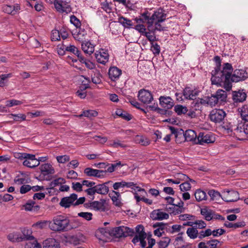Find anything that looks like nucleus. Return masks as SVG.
<instances>
[{
	"instance_id": "nucleus-56",
	"label": "nucleus",
	"mask_w": 248,
	"mask_h": 248,
	"mask_svg": "<svg viewBox=\"0 0 248 248\" xmlns=\"http://www.w3.org/2000/svg\"><path fill=\"white\" fill-rule=\"evenodd\" d=\"M70 22L77 29L80 28L81 22L80 20L74 15L70 16Z\"/></svg>"
},
{
	"instance_id": "nucleus-41",
	"label": "nucleus",
	"mask_w": 248,
	"mask_h": 248,
	"mask_svg": "<svg viewBox=\"0 0 248 248\" xmlns=\"http://www.w3.org/2000/svg\"><path fill=\"white\" fill-rule=\"evenodd\" d=\"M115 113L117 116L126 121H130L132 119V116L130 114L121 109H117Z\"/></svg>"
},
{
	"instance_id": "nucleus-1",
	"label": "nucleus",
	"mask_w": 248,
	"mask_h": 248,
	"mask_svg": "<svg viewBox=\"0 0 248 248\" xmlns=\"http://www.w3.org/2000/svg\"><path fill=\"white\" fill-rule=\"evenodd\" d=\"M214 60L216 62V66L215 70L212 71V77L211 80L212 84L218 85L224 82L227 83V88L229 89L231 88L229 83L228 78L229 74L233 71L232 64L229 63H225L223 64L222 69H221V60L218 56H216Z\"/></svg>"
},
{
	"instance_id": "nucleus-2",
	"label": "nucleus",
	"mask_w": 248,
	"mask_h": 248,
	"mask_svg": "<svg viewBox=\"0 0 248 248\" xmlns=\"http://www.w3.org/2000/svg\"><path fill=\"white\" fill-rule=\"evenodd\" d=\"M248 78V73L245 69H236L232 73V71L229 74V77L228 78L229 83L230 84V88H227V83L224 82L223 80L222 83L218 84L217 86H223L226 90L230 91L232 87V82H239L240 81L245 80Z\"/></svg>"
},
{
	"instance_id": "nucleus-35",
	"label": "nucleus",
	"mask_w": 248,
	"mask_h": 248,
	"mask_svg": "<svg viewBox=\"0 0 248 248\" xmlns=\"http://www.w3.org/2000/svg\"><path fill=\"white\" fill-rule=\"evenodd\" d=\"M195 197L197 202H201L203 200H206L207 198V195L206 193L201 189H197L194 194Z\"/></svg>"
},
{
	"instance_id": "nucleus-19",
	"label": "nucleus",
	"mask_w": 248,
	"mask_h": 248,
	"mask_svg": "<svg viewBox=\"0 0 248 248\" xmlns=\"http://www.w3.org/2000/svg\"><path fill=\"white\" fill-rule=\"evenodd\" d=\"M153 23L155 22H162L166 20L167 14L162 9H159L152 15Z\"/></svg>"
},
{
	"instance_id": "nucleus-44",
	"label": "nucleus",
	"mask_w": 248,
	"mask_h": 248,
	"mask_svg": "<svg viewBox=\"0 0 248 248\" xmlns=\"http://www.w3.org/2000/svg\"><path fill=\"white\" fill-rule=\"evenodd\" d=\"M101 75L99 71L96 69L93 71V74L92 75V82L94 84H99L101 82Z\"/></svg>"
},
{
	"instance_id": "nucleus-26",
	"label": "nucleus",
	"mask_w": 248,
	"mask_h": 248,
	"mask_svg": "<svg viewBox=\"0 0 248 248\" xmlns=\"http://www.w3.org/2000/svg\"><path fill=\"white\" fill-rule=\"evenodd\" d=\"M40 169L42 173L44 175L52 174L55 172L52 166L48 163L41 165Z\"/></svg>"
},
{
	"instance_id": "nucleus-50",
	"label": "nucleus",
	"mask_w": 248,
	"mask_h": 248,
	"mask_svg": "<svg viewBox=\"0 0 248 248\" xmlns=\"http://www.w3.org/2000/svg\"><path fill=\"white\" fill-rule=\"evenodd\" d=\"M25 248H42L41 245L35 240L26 243Z\"/></svg>"
},
{
	"instance_id": "nucleus-42",
	"label": "nucleus",
	"mask_w": 248,
	"mask_h": 248,
	"mask_svg": "<svg viewBox=\"0 0 248 248\" xmlns=\"http://www.w3.org/2000/svg\"><path fill=\"white\" fill-rule=\"evenodd\" d=\"M174 111L178 115L186 114L188 112V109L186 106L177 105L174 107Z\"/></svg>"
},
{
	"instance_id": "nucleus-13",
	"label": "nucleus",
	"mask_w": 248,
	"mask_h": 248,
	"mask_svg": "<svg viewBox=\"0 0 248 248\" xmlns=\"http://www.w3.org/2000/svg\"><path fill=\"white\" fill-rule=\"evenodd\" d=\"M215 141V138L209 134L200 132L197 137V141L196 143L200 145H204L213 143Z\"/></svg>"
},
{
	"instance_id": "nucleus-21",
	"label": "nucleus",
	"mask_w": 248,
	"mask_h": 248,
	"mask_svg": "<svg viewBox=\"0 0 248 248\" xmlns=\"http://www.w3.org/2000/svg\"><path fill=\"white\" fill-rule=\"evenodd\" d=\"M197 137L198 136L195 131L188 129L186 130L185 133L183 131L181 138H184L185 140L187 141H194L195 143H197Z\"/></svg>"
},
{
	"instance_id": "nucleus-64",
	"label": "nucleus",
	"mask_w": 248,
	"mask_h": 248,
	"mask_svg": "<svg viewBox=\"0 0 248 248\" xmlns=\"http://www.w3.org/2000/svg\"><path fill=\"white\" fill-rule=\"evenodd\" d=\"M182 227H184L180 225H177V224L173 225L171 226V228L170 227H169V232L172 233H174V232H179L181 230V229Z\"/></svg>"
},
{
	"instance_id": "nucleus-23",
	"label": "nucleus",
	"mask_w": 248,
	"mask_h": 248,
	"mask_svg": "<svg viewBox=\"0 0 248 248\" xmlns=\"http://www.w3.org/2000/svg\"><path fill=\"white\" fill-rule=\"evenodd\" d=\"M121 74L122 71L116 67H110L108 71L109 77L112 81L118 79Z\"/></svg>"
},
{
	"instance_id": "nucleus-49",
	"label": "nucleus",
	"mask_w": 248,
	"mask_h": 248,
	"mask_svg": "<svg viewBox=\"0 0 248 248\" xmlns=\"http://www.w3.org/2000/svg\"><path fill=\"white\" fill-rule=\"evenodd\" d=\"M69 224L67 226V231L78 228L80 225V222L78 219H69Z\"/></svg>"
},
{
	"instance_id": "nucleus-3",
	"label": "nucleus",
	"mask_w": 248,
	"mask_h": 248,
	"mask_svg": "<svg viewBox=\"0 0 248 248\" xmlns=\"http://www.w3.org/2000/svg\"><path fill=\"white\" fill-rule=\"evenodd\" d=\"M112 183L108 181L102 184L94 185L93 187L88 188L85 190L88 196L93 200L94 199V195L98 194L102 195H107L109 191L108 185Z\"/></svg>"
},
{
	"instance_id": "nucleus-27",
	"label": "nucleus",
	"mask_w": 248,
	"mask_h": 248,
	"mask_svg": "<svg viewBox=\"0 0 248 248\" xmlns=\"http://www.w3.org/2000/svg\"><path fill=\"white\" fill-rule=\"evenodd\" d=\"M246 93L242 92H234L232 95V99L235 103L242 102L246 100Z\"/></svg>"
},
{
	"instance_id": "nucleus-36",
	"label": "nucleus",
	"mask_w": 248,
	"mask_h": 248,
	"mask_svg": "<svg viewBox=\"0 0 248 248\" xmlns=\"http://www.w3.org/2000/svg\"><path fill=\"white\" fill-rule=\"evenodd\" d=\"M186 233L191 239H195L197 237L199 238V232L194 226L193 227L188 228L186 231Z\"/></svg>"
},
{
	"instance_id": "nucleus-62",
	"label": "nucleus",
	"mask_w": 248,
	"mask_h": 248,
	"mask_svg": "<svg viewBox=\"0 0 248 248\" xmlns=\"http://www.w3.org/2000/svg\"><path fill=\"white\" fill-rule=\"evenodd\" d=\"M11 116H13L14 121H25L26 118V116L25 115L23 114H11Z\"/></svg>"
},
{
	"instance_id": "nucleus-39",
	"label": "nucleus",
	"mask_w": 248,
	"mask_h": 248,
	"mask_svg": "<svg viewBox=\"0 0 248 248\" xmlns=\"http://www.w3.org/2000/svg\"><path fill=\"white\" fill-rule=\"evenodd\" d=\"M224 226L227 228H234L235 229L237 228H241L246 226V223L242 221L238 222L235 223H232L228 221H226L224 223Z\"/></svg>"
},
{
	"instance_id": "nucleus-60",
	"label": "nucleus",
	"mask_w": 248,
	"mask_h": 248,
	"mask_svg": "<svg viewBox=\"0 0 248 248\" xmlns=\"http://www.w3.org/2000/svg\"><path fill=\"white\" fill-rule=\"evenodd\" d=\"M179 187L182 191H186L190 190L191 186L189 181H187L181 184Z\"/></svg>"
},
{
	"instance_id": "nucleus-14",
	"label": "nucleus",
	"mask_w": 248,
	"mask_h": 248,
	"mask_svg": "<svg viewBox=\"0 0 248 248\" xmlns=\"http://www.w3.org/2000/svg\"><path fill=\"white\" fill-rule=\"evenodd\" d=\"M95 57L98 62L105 64L108 61L109 55L107 50L100 49L95 53Z\"/></svg>"
},
{
	"instance_id": "nucleus-53",
	"label": "nucleus",
	"mask_w": 248,
	"mask_h": 248,
	"mask_svg": "<svg viewBox=\"0 0 248 248\" xmlns=\"http://www.w3.org/2000/svg\"><path fill=\"white\" fill-rule=\"evenodd\" d=\"M22 103V101L15 99L7 100L5 102L6 107L8 108L12 107L14 106L20 105Z\"/></svg>"
},
{
	"instance_id": "nucleus-63",
	"label": "nucleus",
	"mask_w": 248,
	"mask_h": 248,
	"mask_svg": "<svg viewBox=\"0 0 248 248\" xmlns=\"http://www.w3.org/2000/svg\"><path fill=\"white\" fill-rule=\"evenodd\" d=\"M206 226V223L202 220H198L194 221V227L199 229H203Z\"/></svg>"
},
{
	"instance_id": "nucleus-22",
	"label": "nucleus",
	"mask_w": 248,
	"mask_h": 248,
	"mask_svg": "<svg viewBox=\"0 0 248 248\" xmlns=\"http://www.w3.org/2000/svg\"><path fill=\"white\" fill-rule=\"evenodd\" d=\"M81 48L84 52L88 55H91L94 50V46L89 41L82 42Z\"/></svg>"
},
{
	"instance_id": "nucleus-40",
	"label": "nucleus",
	"mask_w": 248,
	"mask_h": 248,
	"mask_svg": "<svg viewBox=\"0 0 248 248\" xmlns=\"http://www.w3.org/2000/svg\"><path fill=\"white\" fill-rule=\"evenodd\" d=\"M98 115V112L94 110H86L82 112V113L78 116V117L81 118L83 116L89 118H91L93 117H95Z\"/></svg>"
},
{
	"instance_id": "nucleus-20",
	"label": "nucleus",
	"mask_w": 248,
	"mask_h": 248,
	"mask_svg": "<svg viewBox=\"0 0 248 248\" xmlns=\"http://www.w3.org/2000/svg\"><path fill=\"white\" fill-rule=\"evenodd\" d=\"M169 217V214L162 211L161 209L154 210L151 214V217L153 220H161L168 219Z\"/></svg>"
},
{
	"instance_id": "nucleus-48",
	"label": "nucleus",
	"mask_w": 248,
	"mask_h": 248,
	"mask_svg": "<svg viewBox=\"0 0 248 248\" xmlns=\"http://www.w3.org/2000/svg\"><path fill=\"white\" fill-rule=\"evenodd\" d=\"M208 194L212 200H218L221 197L222 198V194L215 190H210L208 191Z\"/></svg>"
},
{
	"instance_id": "nucleus-38",
	"label": "nucleus",
	"mask_w": 248,
	"mask_h": 248,
	"mask_svg": "<svg viewBox=\"0 0 248 248\" xmlns=\"http://www.w3.org/2000/svg\"><path fill=\"white\" fill-rule=\"evenodd\" d=\"M118 22L122 24L124 27V28H130L133 26L132 21L124 16H121L119 17Z\"/></svg>"
},
{
	"instance_id": "nucleus-17",
	"label": "nucleus",
	"mask_w": 248,
	"mask_h": 248,
	"mask_svg": "<svg viewBox=\"0 0 248 248\" xmlns=\"http://www.w3.org/2000/svg\"><path fill=\"white\" fill-rule=\"evenodd\" d=\"M106 204V200L104 199H101L99 201H93L92 210L100 212H105L107 210Z\"/></svg>"
},
{
	"instance_id": "nucleus-5",
	"label": "nucleus",
	"mask_w": 248,
	"mask_h": 248,
	"mask_svg": "<svg viewBox=\"0 0 248 248\" xmlns=\"http://www.w3.org/2000/svg\"><path fill=\"white\" fill-rule=\"evenodd\" d=\"M136 233L133 238L132 242L135 245L140 242V246L144 248L146 246V242L145 240L147 237L146 233L144 232V227L142 225H138L136 227Z\"/></svg>"
},
{
	"instance_id": "nucleus-7",
	"label": "nucleus",
	"mask_w": 248,
	"mask_h": 248,
	"mask_svg": "<svg viewBox=\"0 0 248 248\" xmlns=\"http://www.w3.org/2000/svg\"><path fill=\"white\" fill-rule=\"evenodd\" d=\"M222 199L227 202H236L239 199V194L233 190L225 189L222 192Z\"/></svg>"
},
{
	"instance_id": "nucleus-47",
	"label": "nucleus",
	"mask_w": 248,
	"mask_h": 248,
	"mask_svg": "<svg viewBox=\"0 0 248 248\" xmlns=\"http://www.w3.org/2000/svg\"><path fill=\"white\" fill-rule=\"evenodd\" d=\"M170 238L165 237H163L161 239L157 242V245L159 248H166L170 244Z\"/></svg>"
},
{
	"instance_id": "nucleus-24",
	"label": "nucleus",
	"mask_w": 248,
	"mask_h": 248,
	"mask_svg": "<svg viewBox=\"0 0 248 248\" xmlns=\"http://www.w3.org/2000/svg\"><path fill=\"white\" fill-rule=\"evenodd\" d=\"M78 29V31L73 33V36L75 40L83 42L87 35V31L84 29H81L80 28Z\"/></svg>"
},
{
	"instance_id": "nucleus-59",
	"label": "nucleus",
	"mask_w": 248,
	"mask_h": 248,
	"mask_svg": "<svg viewBox=\"0 0 248 248\" xmlns=\"http://www.w3.org/2000/svg\"><path fill=\"white\" fill-rule=\"evenodd\" d=\"M65 49L66 51L71 52L75 55H78V52H79L78 48L74 45H70L69 46H66V47Z\"/></svg>"
},
{
	"instance_id": "nucleus-31",
	"label": "nucleus",
	"mask_w": 248,
	"mask_h": 248,
	"mask_svg": "<svg viewBox=\"0 0 248 248\" xmlns=\"http://www.w3.org/2000/svg\"><path fill=\"white\" fill-rule=\"evenodd\" d=\"M25 209L26 211H32L34 212L37 211L40 209V206L35 205V202L33 201H29L24 205Z\"/></svg>"
},
{
	"instance_id": "nucleus-16",
	"label": "nucleus",
	"mask_w": 248,
	"mask_h": 248,
	"mask_svg": "<svg viewBox=\"0 0 248 248\" xmlns=\"http://www.w3.org/2000/svg\"><path fill=\"white\" fill-rule=\"evenodd\" d=\"M84 173L87 176L101 178L105 175V171L103 170H96L89 167L84 169Z\"/></svg>"
},
{
	"instance_id": "nucleus-10",
	"label": "nucleus",
	"mask_w": 248,
	"mask_h": 248,
	"mask_svg": "<svg viewBox=\"0 0 248 248\" xmlns=\"http://www.w3.org/2000/svg\"><path fill=\"white\" fill-rule=\"evenodd\" d=\"M139 100L144 104H150L154 100L152 93L148 90L141 89L138 92Z\"/></svg>"
},
{
	"instance_id": "nucleus-25",
	"label": "nucleus",
	"mask_w": 248,
	"mask_h": 248,
	"mask_svg": "<svg viewBox=\"0 0 248 248\" xmlns=\"http://www.w3.org/2000/svg\"><path fill=\"white\" fill-rule=\"evenodd\" d=\"M43 248H60V245L55 239L49 238L44 241Z\"/></svg>"
},
{
	"instance_id": "nucleus-12",
	"label": "nucleus",
	"mask_w": 248,
	"mask_h": 248,
	"mask_svg": "<svg viewBox=\"0 0 248 248\" xmlns=\"http://www.w3.org/2000/svg\"><path fill=\"white\" fill-rule=\"evenodd\" d=\"M77 194L73 193L70 196L62 198L59 204L61 206L65 208H69L71 205L74 206V202L77 199Z\"/></svg>"
},
{
	"instance_id": "nucleus-9",
	"label": "nucleus",
	"mask_w": 248,
	"mask_h": 248,
	"mask_svg": "<svg viewBox=\"0 0 248 248\" xmlns=\"http://www.w3.org/2000/svg\"><path fill=\"white\" fill-rule=\"evenodd\" d=\"M226 115L225 112L222 109H214L210 113V120L215 123H220Z\"/></svg>"
},
{
	"instance_id": "nucleus-45",
	"label": "nucleus",
	"mask_w": 248,
	"mask_h": 248,
	"mask_svg": "<svg viewBox=\"0 0 248 248\" xmlns=\"http://www.w3.org/2000/svg\"><path fill=\"white\" fill-rule=\"evenodd\" d=\"M8 239L13 242L22 241L25 238L19 236L17 233H11L8 235Z\"/></svg>"
},
{
	"instance_id": "nucleus-52",
	"label": "nucleus",
	"mask_w": 248,
	"mask_h": 248,
	"mask_svg": "<svg viewBox=\"0 0 248 248\" xmlns=\"http://www.w3.org/2000/svg\"><path fill=\"white\" fill-rule=\"evenodd\" d=\"M183 233H180L178 234V236H177L174 242V245L176 248H178V247H180L182 245H184V243L185 242L183 239V237L180 235H182Z\"/></svg>"
},
{
	"instance_id": "nucleus-54",
	"label": "nucleus",
	"mask_w": 248,
	"mask_h": 248,
	"mask_svg": "<svg viewBox=\"0 0 248 248\" xmlns=\"http://www.w3.org/2000/svg\"><path fill=\"white\" fill-rule=\"evenodd\" d=\"M151 50L154 55H158L160 52V46L156 43H151Z\"/></svg>"
},
{
	"instance_id": "nucleus-46",
	"label": "nucleus",
	"mask_w": 248,
	"mask_h": 248,
	"mask_svg": "<svg viewBox=\"0 0 248 248\" xmlns=\"http://www.w3.org/2000/svg\"><path fill=\"white\" fill-rule=\"evenodd\" d=\"M65 183V180L62 178H59L52 181L49 185V187L46 189H53L55 186Z\"/></svg>"
},
{
	"instance_id": "nucleus-51",
	"label": "nucleus",
	"mask_w": 248,
	"mask_h": 248,
	"mask_svg": "<svg viewBox=\"0 0 248 248\" xmlns=\"http://www.w3.org/2000/svg\"><path fill=\"white\" fill-rule=\"evenodd\" d=\"M168 225L167 224H164L162 222H156L153 225L154 228L158 227V229L162 232H164V230L169 232Z\"/></svg>"
},
{
	"instance_id": "nucleus-29",
	"label": "nucleus",
	"mask_w": 248,
	"mask_h": 248,
	"mask_svg": "<svg viewBox=\"0 0 248 248\" xmlns=\"http://www.w3.org/2000/svg\"><path fill=\"white\" fill-rule=\"evenodd\" d=\"M23 164L24 166H27L29 168H33L39 165V162L37 160L35 155H34V157L32 159L30 160L26 159L23 161Z\"/></svg>"
},
{
	"instance_id": "nucleus-11",
	"label": "nucleus",
	"mask_w": 248,
	"mask_h": 248,
	"mask_svg": "<svg viewBox=\"0 0 248 248\" xmlns=\"http://www.w3.org/2000/svg\"><path fill=\"white\" fill-rule=\"evenodd\" d=\"M135 20L137 23H146L148 24V30L150 31V28L153 24L152 16L148 11H146L142 13L139 18H136Z\"/></svg>"
},
{
	"instance_id": "nucleus-4",
	"label": "nucleus",
	"mask_w": 248,
	"mask_h": 248,
	"mask_svg": "<svg viewBox=\"0 0 248 248\" xmlns=\"http://www.w3.org/2000/svg\"><path fill=\"white\" fill-rule=\"evenodd\" d=\"M53 223L50 227L51 230L55 231H67V226L69 224V219L62 215H58L54 217Z\"/></svg>"
},
{
	"instance_id": "nucleus-37",
	"label": "nucleus",
	"mask_w": 248,
	"mask_h": 248,
	"mask_svg": "<svg viewBox=\"0 0 248 248\" xmlns=\"http://www.w3.org/2000/svg\"><path fill=\"white\" fill-rule=\"evenodd\" d=\"M14 156L15 158L20 160H25L26 159L31 160L34 157V155L25 153H15Z\"/></svg>"
},
{
	"instance_id": "nucleus-18",
	"label": "nucleus",
	"mask_w": 248,
	"mask_h": 248,
	"mask_svg": "<svg viewBox=\"0 0 248 248\" xmlns=\"http://www.w3.org/2000/svg\"><path fill=\"white\" fill-rule=\"evenodd\" d=\"M159 100L161 106L167 109L171 108L174 105V101L170 96H161Z\"/></svg>"
},
{
	"instance_id": "nucleus-15",
	"label": "nucleus",
	"mask_w": 248,
	"mask_h": 248,
	"mask_svg": "<svg viewBox=\"0 0 248 248\" xmlns=\"http://www.w3.org/2000/svg\"><path fill=\"white\" fill-rule=\"evenodd\" d=\"M2 9L5 13L13 16L19 12L20 10V6L17 3L13 5L5 4L2 6Z\"/></svg>"
},
{
	"instance_id": "nucleus-57",
	"label": "nucleus",
	"mask_w": 248,
	"mask_h": 248,
	"mask_svg": "<svg viewBox=\"0 0 248 248\" xmlns=\"http://www.w3.org/2000/svg\"><path fill=\"white\" fill-rule=\"evenodd\" d=\"M241 116L244 121L248 122V109L247 107L244 106L242 108Z\"/></svg>"
},
{
	"instance_id": "nucleus-30",
	"label": "nucleus",
	"mask_w": 248,
	"mask_h": 248,
	"mask_svg": "<svg viewBox=\"0 0 248 248\" xmlns=\"http://www.w3.org/2000/svg\"><path fill=\"white\" fill-rule=\"evenodd\" d=\"M169 128L171 134L174 135L176 142H181V139L182 136V134H183V130L182 129L178 130L173 126H170Z\"/></svg>"
},
{
	"instance_id": "nucleus-34",
	"label": "nucleus",
	"mask_w": 248,
	"mask_h": 248,
	"mask_svg": "<svg viewBox=\"0 0 248 248\" xmlns=\"http://www.w3.org/2000/svg\"><path fill=\"white\" fill-rule=\"evenodd\" d=\"M207 248H221L222 243L215 239H212L206 241Z\"/></svg>"
},
{
	"instance_id": "nucleus-28",
	"label": "nucleus",
	"mask_w": 248,
	"mask_h": 248,
	"mask_svg": "<svg viewBox=\"0 0 248 248\" xmlns=\"http://www.w3.org/2000/svg\"><path fill=\"white\" fill-rule=\"evenodd\" d=\"M215 95V96H217V99L219 104H221L222 103L226 102L227 97L226 91L222 90H218Z\"/></svg>"
},
{
	"instance_id": "nucleus-6",
	"label": "nucleus",
	"mask_w": 248,
	"mask_h": 248,
	"mask_svg": "<svg viewBox=\"0 0 248 248\" xmlns=\"http://www.w3.org/2000/svg\"><path fill=\"white\" fill-rule=\"evenodd\" d=\"M134 233L133 229L125 226H119L115 227L111 230V235L116 238L126 237L128 236H132Z\"/></svg>"
},
{
	"instance_id": "nucleus-61",
	"label": "nucleus",
	"mask_w": 248,
	"mask_h": 248,
	"mask_svg": "<svg viewBox=\"0 0 248 248\" xmlns=\"http://www.w3.org/2000/svg\"><path fill=\"white\" fill-rule=\"evenodd\" d=\"M207 100L208 105L211 107L215 106L216 105L219 103L217 99V96H215V95H212L211 97H207Z\"/></svg>"
},
{
	"instance_id": "nucleus-43",
	"label": "nucleus",
	"mask_w": 248,
	"mask_h": 248,
	"mask_svg": "<svg viewBox=\"0 0 248 248\" xmlns=\"http://www.w3.org/2000/svg\"><path fill=\"white\" fill-rule=\"evenodd\" d=\"M136 142L142 146H147L150 144V140L143 136H137L136 139Z\"/></svg>"
},
{
	"instance_id": "nucleus-32",
	"label": "nucleus",
	"mask_w": 248,
	"mask_h": 248,
	"mask_svg": "<svg viewBox=\"0 0 248 248\" xmlns=\"http://www.w3.org/2000/svg\"><path fill=\"white\" fill-rule=\"evenodd\" d=\"M84 236L81 233H78L75 235L72 236L70 237V242L77 245L84 241Z\"/></svg>"
},
{
	"instance_id": "nucleus-58",
	"label": "nucleus",
	"mask_w": 248,
	"mask_h": 248,
	"mask_svg": "<svg viewBox=\"0 0 248 248\" xmlns=\"http://www.w3.org/2000/svg\"><path fill=\"white\" fill-rule=\"evenodd\" d=\"M78 217L83 218L87 221L92 219L93 214L90 212H80L78 214Z\"/></svg>"
},
{
	"instance_id": "nucleus-33",
	"label": "nucleus",
	"mask_w": 248,
	"mask_h": 248,
	"mask_svg": "<svg viewBox=\"0 0 248 248\" xmlns=\"http://www.w3.org/2000/svg\"><path fill=\"white\" fill-rule=\"evenodd\" d=\"M213 211L207 209V208H203L201 209V214L204 217L205 220L210 221L213 219Z\"/></svg>"
},
{
	"instance_id": "nucleus-8",
	"label": "nucleus",
	"mask_w": 248,
	"mask_h": 248,
	"mask_svg": "<svg viewBox=\"0 0 248 248\" xmlns=\"http://www.w3.org/2000/svg\"><path fill=\"white\" fill-rule=\"evenodd\" d=\"M54 5L56 10L60 13H70L72 11L70 5L66 1L55 0Z\"/></svg>"
},
{
	"instance_id": "nucleus-55",
	"label": "nucleus",
	"mask_w": 248,
	"mask_h": 248,
	"mask_svg": "<svg viewBox=\"0 0 248 248\" xmlns=\"http://www.w3.org/2000/svg\"><path fill=\"white\" fill-rule=\"evenodd\" d=\"M212 234V230L207 229L205 231H202L199 232V238L202 239L206 237L209 236Z\"/></svg>"
}]
</instances>
